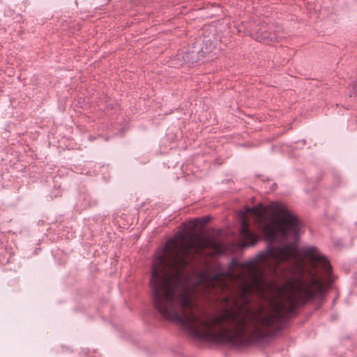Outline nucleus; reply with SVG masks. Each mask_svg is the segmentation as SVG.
I'll use <instances>...</instances> for the list:
<instances>
[{"label":"nucleus","mask_w":357,"mask_h":357,"mask_svg":"<svg viewBox=\"0 0 357 357\" xmlns=\"http://www.w3.org/2000/svg\"><path fill=\"white\" fill-rule=\"evenodd\" d=\"M150 286L154 308L166 320L186 327L189 334L199 340L216 344H235L243 341L246 326L241 323L237 335L225 328L220 331L212 328V324L222 323L223 318L213 317L210 320L198 319L191 311L193 304L185 292H178L176 287H169L167 279L158 268L151 270Z\"/></svg>","instance_id":"nucleus-1"},{"label":"nucleus","mask_w":357,"mask_h":357,"mask_svg":"<svg viewBox=\"0 0 357 357\" xmlns=\"http://www.w3.org/2000/svg\"><path fill=\"white\" fill-rule=\"evenodd\" d=\"M325 295V289L321 280L312 275L310 284L301 289V294L297 299L289 298L291 307L287 313L280 312L258 318H253L249 324L250 344H268L277 334L282 331L289 318V314L295 306L302 307L317 298H322Z\"/></svg>","instance_id":"nucleus-2"},{"label":"nucleus","mask_w":357,"mask_h":357,"mask_svg":"<svg viewBox=\"0 0 357 357\" xmlns=\"http://www.w3.org/2000/svg\"><path fill=\"white\" fill-rule=\"evenodd\" d=\"M271 231L267 237L266 249L242 263V267H253L259 260L264 259H269L272 261H285L290 256L291 244L289 243L275 244L274 243L278 240L275 229L271 227Z\"/></svg>","instance_id":"nucleus-3"},{"label":"nucleus","mask_w":357,"mask_h":357,"mask_svg":"<svg viewBox=\"0 0 357 357\" xmlns=\"http://www.w3.org/2000/svg\"><path fill=\"white\" fill-rule=\"evenodd\" d=\"M273 211L280 216V231L284 239H288L291 236L294 244H297L300 238L301 222L298 218L294 215L287 207L281 202H277L273 206Z\"/></svg>","instance_id":"nucleus-4"},{"label":"nucleus","mask_w":357,"mask_h":357,"mask_svg":"<svg viewBox=\"0 0 357 357\" xmlns=\"http://www.w3.org/2000/svg\"><path fill=\"white\" fill-rule=\"evenodd\" d=\"M302 254L314 261L326 276L332 274V266L327 257L320 253L316 246H305L301 249Z\"/></svg>","instance_id":"nucleus-5"},{"label":"nucleus","mask_w":357,"mask_h":357,"mask_svg":"<svg viewBox=\"0 0 357 357\" xmlns=\"http://www.w3.org/2000/svg\"><path fill=\"white\" fill-rule=\"evenodd\" d=\"M252 37L256 40L265 44L279 42L282 38L272 27L264 25H261L259 27V29L252 34Z\"/></svg>","instance_id":"nucleus-6"},{"label":"nucleus","mask_w":357,"mask_h":357,"mask_svg":"<svg viewBox=\"0 0 357 357\" xmlns=\"http://www.w3.org/2000/svg\"><path fill=\"white\" fill-rule=\"evenodd\" d=\"M188 49L193 51L195 54H197L201 58L204 57L205 54L210 52L207 47L204 48L202 47L201 39L197 40Z\"/></svg>","instance_id":"nucleus-7"},{"label":"nucleus","mask_w":357,"mask_h":357,"mask_svg":"<svg viewBox=\"0 0 357 357\" xmlns=\"http://www.w3.org/2000/svg\"><path fill=\"white\" fill-rule=\"evenodd\" d=\"M178 240H181L182 242H183L185 240V236L184 235L183 231L179 230L176 231V233L166 242L163 251L166 252V250L169 246L172 245Z\"/></svg>","instance_id":"nucleus-8"},{"label":"nucleus","mask_w":357,"mask_h":357,"mask_svg":"<svg viewBox=\"0 0 357 357\" xmlns=\"http://www.w3.org/2000/svg\"><path fill=\"white\" fill-rule=\"evenodd\" d=\"M201 59L199 56L195 54L194 52L191 51L190 49H188L183 56V61L191 64L197 63Z\"/></svg>","instance_id":"nucleus-9"},{"label":"nucleus","mask_w":357,"mask_h":357,"mask_svg":"<svg viewBox=\"0 0 357 357\" xmlns=\"http://www.w3.org/2000/svg\"><path fill=\"white\" fill-rule=\"evenodd\" d=\"M211 220V217L209 215L204 216L201 218H196L192 220L193 226L197 227L199 222L202 225H206Z\"/></svg>","instance_id":"nucleus-10"},{"label":"nucleus","mask_w":357,"mask_h":357,"mask_svg":"<svg viewBox=\"0 0 357 357\" xmlns=\"http://www.w3.org/2000/svg\"><path fill=\"white\" fill-rule=\"evenodd\" d=\"M84 201L88 204L89 206H95L98 204V201L97 199L92 197L90 195H86L84 197Z\"/></svg>","instance_id":"nucleus-11"},{"label":"nucleus","mask_w":357,"mask_h":357,"mask_svg":"<svg viewBox=\"0 0 357 357\" xmlns=\"http://www.w3.org/2000/svg\"><path fill=\"white\" fill-rule=\"evenodd\" d=\"M333 181L335 185L338 186L342 183V178L339 173L335 172L333 174Z\"/></svg>","instance_id":"nucleus-12"},{"label":"nucleus","mask_w":357,"mask_h":357,"mask_svg":"<svg viewBox=\"0 0 357 357\" xmlns=\"http://www.w3.org/2000/svg\"><path fill=\"white\" fill-rule=\"evenodd\" d=\"M236 266L242 267V263L238 262L236 259H233L229 263V269H233Z\"/></svg>","instance_id":"nucleus-13"},{"label":"nucleus","mask_w":357,"mask_h":357,"mask_svg":"<svg viewBox=\"0 0 357 357\" xmlns=\"http://www.w3.org/2000/svg\"><path fill=\"white\" fill-rule=\"evenodd\" d=\"M175 259L178 261V262L182 263L183 264H185L186 263V260L185 259H178V255L175 257Z\"/></svg>","instance_id":"nucleus-14"},{"label":"nucleus","mask_w":357,"mask_h":357,"mask_svg":"<svg viewBox=\"0 0 357 357\" xmlns=\"http://www.w3.org/2000/svg\"><path fill=\"white\" fill-rule=\"evenodd\" d=\"M275 188H276V183H273L272 184V185L271 186L270 190H271V191H273V190H275Z\"/></svg>","instance_id":"nucleus-15"},{"label":"nucleus","mask_w":357,"mask_h":357,"mask_svg":"<svg viewBox=\"0 0 357 357\" xmlns=\"http://www.w3.org/2000/svg\"><path fill=\"white\" fill-rule=\"evenodd\" d=\"M353 88H354V90H355L356 93H357V79H356V82L354 83V84L353 86Z\"/></svg>","instance_id":"nucleus-16"},{"label":"nucleus","mask_w":357,"mask_h":357,"mask_svg":"<svg viewBox=\"0 0 357 357\" xmlns=\"http://www.w3.org/2000/svg\"><path fill=\"white\" fill-rule=\"evenodd\" d=\"M158 259H159V260H162V256H159V257H158Z\"/></svg>","instance_id":"nucleus-17"}]
</instances>
